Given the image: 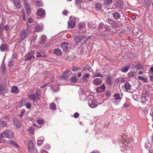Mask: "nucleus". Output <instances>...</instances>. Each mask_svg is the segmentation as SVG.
Listing matches in <instances>:
<instances>
[{"label": "nucleus", "instance_id": "nucleus-1", "mask_svg": "<svg viewBox=\"0 0 153 153\" xmlns=\"http://www.w3.org/2000/svg\"><path fill=\"white\" fill-rule=\"evenodd\" d=\"M88 104L89 107L92 108H96L98 104L97 100H95L93 95H91L88 96Z\"/></svg>", "mask_w": 153, "mask_h": 153}, {"label": "nucleus", "instance_id": "nucleus-27", "mask_svg": "<svg viewBox=\"0 0 153 153\" xmlns=\"http://www.w3.org/2000/svg\"><path fill=\"white\" fill-rule=\"evenodd\" d=\"M26 12L27 13H29L31 12V8L29 4L25 5Z\"/></svg>", "mask_w": 153, "mask_h": 153}, {"label": "nucleus", "instance_id": "nucleus-62", "mask_svg": "<svg viewBox=\"0 0 153 153\" xmlns=\"http://www.w3.org/2000/svg\"><path fill=\"white\" fill-rule=\"evenodd\" d=\"M17 56V53L16 52L14 53L13 55V57L14 58H16Z\"/></svg>", "mask_w": 153, "mask_h": 153}, {"label": "nucleus", "instance_id": "nucleus-41", "mask_svg": "<svg viewBox=\"0 0 153 153\" xmlns=\"http://www.w3.org/2000/svg\"><path fill=\"white\" fill-rule=\"evenodd\" d=\"M144 146L147 149H148L149 148L151 147V144L148 141H147L145 143Z\"/></svg>", "mask_w": 153, "mask_h": 153}, {"label": "nucleus", "instance_id": "nucleus-33", "mask_svg": "<svg viewBox=\"0 0 153 153\" xmlns=\"http://www.w3.org/2000/svg\"><path fill=\"white\" fill-rule=\"evenodd\" d=\"M54 54L58 56H60L61 54V50L58 49H54Z\"/></svg>", "mask_w": 153, "mask_h": 153}, {"label": "nucleus", "instance_id": "nucleus-38", "mask_svg": "<svg viewBox=\"0 0 153 153\" xmlns=\"http://www.w3.org/2000/svg\"><path fill=\"white\" fill-rule=\"evenodd\" d=\"M0 48L1 51H4L7 49V45H1Z\"/></svg>", "mask_w": 153, "mask_h": 153}, {"label": "nucleus", "instance_id": "nucleus-14", "mask_svg": "<svg viewBox=\"0 0 153 153\" xmlns=\"http://www.w3.org/2000/svg\"><path fill=\"white\" fill-rule=\"evenodd\" d=\"M27 147L29 151H31L33 149V144L32 141L29 140L28 141Z\"/></svg>", "mask_w": 153, "mask_h": 153}, {"label": "nucleus", "instance_id": "nucleus-56", "mask_svg": "<svg viewBox=\"0 0 153 153\" xmlns=\"http://www.w3.org/2000/svg\"><path fill=\"white\" fill-rule=\"evenodd\" d=\"M26 107L28 109L30 108L31 107V105L30 103H27L26 105Z\"/></svg>", "mask_w": 153, "mask_h": 153}, {"label": "nucleus", "instance_id": "nucleus-29", "mask_svg": "<svg viewBox=\"0 0 153 153\" xmlns=\"http://www.w3.org/2000/svg\"><path fill=\"white\" fill-rule=\"evenodd\" d=\"M83 0H75L76 6L78 8L81 7L80 4L82 2Z\"/></svg>", "mask_w": 153, "mask_h": 153}, {"label": "nucleus", "instance_id": "nucleus-36", "mask_svg": "<svg viewBox=\"0 0 153 153\" xmlns=\"http://www.w3.org/2000/svg\"><path fill=\"white\" fill-rule=\"evenodd\" d=\"M105 21L108 23L112 25H113L115 23L114 22L112 21L111 19L109 18L106 19L105 20Z\"/></svg>", "mask_w": 153, "mask_h": 153}, {"label": "nucleus", "instance_id": "nucleus-45", "mask_svg": "<svg viewBox=\"0 0 153 153\" xmlns=\"http://www.w3.org/2000/svg\"><path fill=\"white\" fill-rule=\"evenodd\" d=\"M37 123L39 125H42L44 123V121L41 118H39L37 120Z\"/></svg>", "mask_w": 153, "mask_h": 153}, {"label": "nucleus", "instance_id": "nucleus-42", "mask_svg": "<svg viewBox=\"0 0 153 153\" xmlns=\"http://www.w3.org/2000/svg\"><path fill=\"white\" fill-rule=\"evenodd\" d=\"M140 111L141 113L144 115H146L147 114V110L145 109H141Z\"/></svg>", "mask_w": 153, "mask_h": 153}, {"label": "nucleus", "instance_id": "nucleus-48", "mask_svg": "<svg viewBox=\"0 0 153 153\" xmlns=\"http://www.w3.org/2000/svg\"><path fill=\"white\" fill-rule=\"evenodd\" d=\"M25 110L24 109H22L21 113L20 114V116L21 117H22L24 114L25 113Z\"/></svg>", "mask_w": 153, "mask_h": 153}, {"label": "nucleus", "instance_id": "nucleus-58", "mask_svg": "<svg viewBox=\"0 0 153 153\" xmlns=\"http://www.w3.org/2000/svg\"><path fill=\"white\" fill-rule=\"evenodd\" d=\"M106 1L108 4H112V0H104Z\"/></svg>", "mask_w": 153, "mask_h": 153}, {"label": "nucleus", "instance_id": "nucleus-2", "mask_svg": "<svg viewBox=\"0 0 153 153\" xmlns=\"http://www.w3.org/2000/svg\"><path fill=\"white\" fill-rule=\"evenodd\" d=\"M120 146L123 148L121 149L122 151H124L126 150L127 151L126 152L128 153H131L132 150V147L131 146V144L130 143H122L120 145Z\"/></svg>", "mask_w": 153, "mask_h": 153}, {"label": "nucleus", "instance_id": "nucleus-24", "mask_svg": "<svg viewBox=\"0 0 153 153\" xmlns=\"http://www.w3.org/2000/svg\"><path fill=\"white\" fill-rule=\"evenodd\" d=\"M112 15L114 18L117 19H119L121 16L120 14L118 12H114Z\"/></svg>", "mask_w": 153, "mask_h": 153}, {"label": "nucleus", "instance_id": "nucleus-19", "mask_svg": "<svg viewBox=\"0 0 153 153\" xmlns=\"http://www.w3.org/2000/svg\"><path fill=\"white\" fill-rule=\"evenodd\" d=\"M7 143L10 145H13L16 147L19 148V146L17 143L12 140H9L7 142Z\"/></svg>", "mask_w": 153, "mask_h": 153}, {"label": "nucleus", "instance_id": "nucleus-51", "mask_svg": "<svg viewBox=\"0 0 153 153\" xmlns=\"http://www.w3.org/2000/svg\"><path fill=\"white\" fill-rule=\"evenodd\" d=\"M105 87L104 85H102L100 87L97 88V90L99 88H100L102 90H104L105 89Z\"/></svg>", "mask_w": 153, "mask_h": 153}, {"label": "nucleus", "instance_id": "nucleus-53", "mask_svg": "<svg viewBox=\"0 0 153 153\" xmlns=\"http://www.w3.org/2000/svg\"><path fill=\"white\" fill-rule=\"evenodd\" d=\"M41 54L39 52H36V57H41Z\"/></svg>", "mask_w": 153, "mask_h": 153}, {"label": "nucleus", "instance_id": "nucleus-9", "mask_svg": "<svg viewBox=\"0 0 153 153\" xmlns=\"http://www.w3.org/2000/svg\"><path fill=\"white\" fill-rule=\"evenodd\" d=\"M35 57V56L33 55V53L32 52H30L25 55V61L30 60L31 58H34Z\"/></svg>", "mask_w": 153, "mask_h": 153}, {"label": "nucleus", "instance_id": "nucleus-3", "mask_svg": "<svg viewBox=\"0 0 153 153\" xmlns=\"http://www.w3.org/2000/svg\"><path fill=\"white\" fill-rule=\"evenodd\" d=\"M98 30L100 32H104L109 30V27L107 25H104L102 22H100L98 26Z\"/></svg>", "mask_w": 153, "mask_h": 153}, {"label": "nucleus", "instance_id": "nucleus-21", "mask_svg": "<svg viewBox=\"0 0 153 153\" xmlns=\"http://www.w3.org/2000/svg\"><path fill=\"white\" fill-rule=\"evenodd\" d=\"M68 26L69 27L73 28L75 26V23L74 21L70 20L68 22Z\"/></svg>", "mask_w": 153, "mask_h": 153}, {"label": "nucleus", "instance_id": "nucleus-60", "mask_svg": "<svg viewBox=\"0 0 153 153\" xmlns=\"http://www.w3.org/2000/svg\"><path fill=\"white\" fill-rule=\"evenodd\" d=\"M68 78V77L67 76L65 75H63L61 77V78L62 79H66Z\"/></svg>", "mask_w": 153, "mask_h": 153}, {"label": "nucleus", "instance_id": "nucleus-44", "mask_svg": "<svg viewBox=\"0 0 153 153\" xmlns=\"http://www.w3.org/2000/svg\"><path fill=\"white\" fill-rule=\"evenodd\" d=\"M138 78L139 79L144 81L145 82H147V79L146 78L142 76H138Z\"/></svg>", "mask_w": 153, "mask_h": 153}, {"label": "nucleus", "instance_id": "nucleus-16", "mask_svg": "<svg viewBox=\"0 0 153 153\" xmlns=\"http://www.w3.org/2000/svg\"><path fill=\"white\" fill-rule=\"evenodd\" d=\"M7 122L0 119V129H2L4 127L7 126Z\"/></svg>", "mask_w": 153, "mask_h": 153}, {"label": "nucleus", "instance_id": "nucleus-49", "mask_svg": "<svg viewBox=\"0 0 153 153\" xmlns=\"http://www.w3.org/2000/svg\"><path fill=\"white\" fill-rule=\"evenodd\" d=\"M149 74H153V66H152L150 68L149 70Z\"/></svg>", "mask_w": 153, "mask_h": 153}, {"label": "nucleus", "instance_id": "nucleus-54", "mask_svg": "<svg viewBox=\"0 0 153 153\" xmlns=\"http://www.w3.org/2000/svg\"><path fill=\"white\" fill-rule=\"evenodd\" d=\"M79 70V68L76 67H74L73 68L72 71H77Z\"/></svg>", "mask_w": 153, "mask_h": 153}, {"label": "nucleus", "instance_id": "nucleus-6", "mask_svg": "<svg viewBox=\"0 0 153 153\" xmlns=\"http://www.w3.org/2000/svg\"><path fill=\"white\" fill-rule=\"evenodd\" d=\"M84 39V41H87L88 39V38H84L83 36H76L74 37V41L76 42H80Z\"/></svg>", "mask_w": 153, "mask_h": 153}, {"label": "nucleus", "instance_id": "nucleus-4", "mask_svg": "<svg viewBox=\"0 0 153 153\" xmlns=\"http://www.w3.org/2000/svg\"><path fill=\"white\" fill-rule=\"evenodd\" d=\"M149 96L148 93L145 91L143 93L141 98V102L143 104H146L148 100H149Z\"/></svg>", "mask_w": 153, "mask_h": 153}, {"label": "nucleus", "instance_id": "nucleus-11", "mask_svg": "<svg viewBox=\"0 0 153 153\" xmlns=\"http://www.w3.org/2000/svg\"><path fill=\"white\" fill-rule=\"evenodd\" d=\"M27 35L28 34L27 32L25 30H22L21 32L20 37L21 39L23 40L26 38Z\"/></svg>", "mask_w": 153, "mask_h": 153}, {"label": "nucleus", "instance_id": "nucleus-43", "mask_svg": "<svg viewBox=\"0 0 153 153\" xmlns=\"http://www.w3.org/2000/svg\"><path fill=\"white\" fill-rule=\"evenodd\" d=\"M77 81V78L75 77H72L70 79V82L72 83H75Z\"/></svg>", "mask_w": 153, "mask_h": 153}, {"label": "nucleus", "instance_id": "nucleus-30", "mask_svg": "<svg viewBox=\"0 0 153 153\" xmlns=\"http://www.w3.org/2000/svg\"><path fill=\"white\" fill-rule=\"evenodd\" d=\"M29 98L33 101L34 102H37L36 100V97L35 94H31L29 96Z\"/></svg>", "mask_w": 153, "mask_h": 153}, {"label": "nucleus", "instance_id": "nucleus-37", "mask_svg": "<svg viewBox=\"0 0 153 153\" xmlns=\"http://www.w3.org/2000/svg\"><path fill=\"white\" fill-rule=\"evenodd\" d=\"M50 108L52 110H54L56 109V106L55 104L53 102L51 103L50 105Z\"/></svg>", "mask_w": 153, "mask_h": 153}, {"label": "nucleus", "instance_id": "nucleus-12", "mask_svg": "<svg viewBox=\"0 0 153 153\" xmlns=\"http://www.w3.org/2000/svg\"><path fill=\"white\" fill-rule=\"evenodd\" d=\"M44 29L43 24L42 23L39 24L37 25L35 27V29L36 32H40L43 30Z\"/></svg>", "mask_w": 153, "mask_h": 153}, {"label": "nucleus", "instance_id": "nucleus-46", "mask_svg": "<svg viewBox=\"0 0 153 153\" xmlns=\"http://www.w3.org/2000/svg\"><path fill=\"white\" fill-rule=\"evenodd\" d=\"M144 3L145 4L149 6L150 4V0H144Z\"/></svg>", "mask_w": 153, "mask_h": 153}, {"label": "nucleus", "instance_id": "nucleus-52", "mask_svg": "<svg viewBox=\"0 0 153 153\" xmlns=\"http://www.w3.org/2000/svg\"><path fill=\"white\" fill-rule=\"evenodd\" d=\"M119 81L121 83H123L125 82L126 80L124 78H121L119 79Z\"/></svg>", "mask_w": 153, "mask_h": 153}, {"label": "nucleus", "instance_id": "nucleus-7", "mask_svg": "<svg viewBox=\"0 0 153 153\" xmlns=\"http://www.w3.org/2000/svg\"><path fill=\"white\" fill-rule=\"evenodd\" d=\"M4 135L7 138H12L13 136V131L10 130H6L4 132Z\"/></svg>", "mask_w": 153, "mask_h": 153}, {"label": "nucleus", "instance_id": "nucleus-10", "mask_svg": "<svg viewBox=\"0 0 153 153\" xmlns=\"http://www.w3.org/2000/svg\"><path fill=\"white\" fill-rule=\"evenodd\" d=\"M115 6L116 8L118 9H120V10L123 9V4L120 1H117L116 3Z\"/></svg>", "mask_w": 153, "mask_h": 153}, {"label": "nucleus", "instance_id": "nucleus-23", "mask_svg": "<svg viewBox=\"0 0 153 153\" xmlns=\"http://www.w3.org/2000/svg\"><path fill=\"white\" fill-rule=\"evenodd\" d=\"M85 24L84 22L79 24L78 26L79 30L80 31H83V30L85 27Z\"/></svg>", "mask_w": 153, "mask_h": 153}, {"label": "nucleus", "instance_id": "nucleus-8", "mask_svg": "<svg viewBox=\"0 0 153 153\" xmlns=\"http://www.w3.org/2000/svg\"><path fill=\"white\" fill-rule=\"evenodd\" d=\"M13 124L17 128H19L21 126V124L18 119L15 118L13 120Z\"/></svg>", "mask_w": 153, "mask_h": 153}, {"label": "nucleus", "instance_id": "nucleus-57", "mask_svg": "<svg viewBox=\"0 0 153 153\" xmlns=\"http://www.w3.org/2000/svg\"><path fill=\"white\" fill-rule=\"evenodd\" d=\"M110 92L109 91H107L105 93V95L107 97H109L110 95Z\"/></svg>", "mask_w": 153, "mask_h": 153}, {"label": "nucleus", "instance_id": "nucleus-50", "mask_svg": "<svg viewBox=\"0 0 153 153\" xmlns=\"http://www.w3.org/2000/svg\"><path fill=\"white\" fill-rule=\"evenodd\" d=\"M89 77V75L88 74H85L83 77V79H86L88 78Z\"/></svg>", "mask_w": 153, "mask_h": 153}, {"label": "nucleus", "instance_id": "nucleus-39", "mask_svg": "<svg viewBox=\"0 0 153 153\" xmlns=\"http://www.w3.org/2000/svg\"><path fill=\"white\" fill-rule=\"evenodd\" d=\"M136 73L134 72H131L130 73H128V76L130 78L132 77H135L136 76Z\"/></svg>", "mask_w": 153, "mask_h": 153}, {"label": "nucleus", "instance_id": "nucleus-55", "mask_svg": "<svg viewBox=\"0 0 153 153\" xmlns=\"http://www.w3.org/2000/svg\"><path fill=\"white\" fill-rule=\"evenodd\" d=\"M79 116V114L78 112L75 113L74 115V116L75 118H78Z\"/></svg>", "mask_w": 153, "mask_h": 153}, {"label": "nucleus", "instance_id": "nucleus-64", "mask_svg": "<svg viewBox=\"0 0 153 153\" xmlns=\"http://www.w3.org/2000/svg\"><path fill=\"white\" fill-rule=\"evenodd\" d=\"M151 116L153 117V107H152L151 109V112L150 113Z\"/></svg>", "mask_w": 153, "mask_h": 153}, {"label": "nucleus", "instance_id": "nucleus-5", "mask_svg": "<svg viewBox=\"0 0 153 153\" xmlns=\"http://www.w3.org/2000/svg\"><path fill=\"white\" fill-rule=\"evenodd\" d=\"M86 92L83 90L82 88L79 89V91L80 99L82 100H84L86 97L87 94H86Z\"/></svg>", "mask_w": 153, "mask_h": 153}, {"label": "nucleus", "instance_id": "nucleus-31", "mask_svg": "<svg viewBox=\"0 0 153 153\" xmlns=\"http://www.w3.org/2000/svg\"><path fill=\"white\" fill-rule=\"evenodd\" d=\"M130 66L128 65L127 66L125 67L124 68L122 69L121 70V71L122 72L124 73H126L128 71L130 68Z\"/></svg>", "mask_w": 153, "mask_h": 153}, {"label": "nucleus", "instance_id": "nucleus-15", "mask_svg": "<svg viewBox=\"0 0 153 153\" xmlns=\"http://www.w3.org/2000/svg\"><path fill=\"white\" fill-rule=\"evenodd\" d=\"M68 46L69 44L66 42H63L61 45V48L64 51H66L68 50Z\"/></svg>", "mask_w": 153, "mask_h": 153}, {"label": "nucleus", "instance_id": "nucleus-25", "mask_svg": "<svg viewBox=\"0 0 153 153\" xmlns=\"http://www.w3.org/2000/svg\"><path fill=\"white\" fill-rule=\"evenodd\" d=\"M11 92L13 93H18L19 90L17 87L16 86H12L11 88Z\"/></svg>", "mask_w": 153, "mask_h": 153}, {"label": "nucleus", "instance_id": "nucleus-35", "mask_svg": "<svg viewBox=\"0 0 153 153\" xmlns=\"http://www.w3.org/2000/svg\"><path fill=\"white\" fill-rule=\"evenodd\" d=\"M114 97L116 100H120L121 99L120 94L118 93H116L114 95Z\"/></svg>", "mask_w": 153, "mask_h": 153}, {"label": "nucleus", "instance_id": "nucleus-34", "mask_svg": "<svg viewBox=\"0 0 153 153\" xmlns=\"http://www.w3.org/2000/svg\"><path fill=\"white\" fill-rule=\"evenodd\" d=\"M124 86L126 90H129L131 88V85L128 82L126 83L124 85Z\"/></svg>", "mask_w": 153, "mask_h": 153}, {"label": "nucleus", "instance_id": "nucleus-63", "mask_svg": "<svg viewBox=\"0 0 153 153\" xmlns=\"http://www.w3.org/2000/svg\"><path fill=\"white\" fill-rule=\"evenodd\" d=\"M127 29L128 31L131 32L132 30V27L131 26H129L127 27Z\"/></svg>", "mask_w": 153, "mask_h": 153}, {"label": "nucleus", "instance_id": "nucleus-61", "mask_svg": "<svg viewBox=\"0 0 153 153\" xmlns=\"http://www.w3.org/2000/svg\"><path fill=\"white\" fill-rule=\"evenodd\" d=\"M69 12L67 10H64L63 12V13L64 15H67Z\"/></svg>", "mask_w": 153, "mask_h": 153}, {"label": "nucleus", "instance_id": "nucleus-32", "mask_svg": "<svg viewBox=\"0 0 153 153\" xmlns=\"http://www.w3.org/2000/svg\"><path fill=\"white\" fill-rule=\"evenodd\" d=\"M34 3L35 5L37 8L39 7L42 5V2L39 0H36Z\"/></svg>", "mask_w": 153, "mask_h": 153}, {"label": "nucleus", "instance_id": "nucleus-20", "mask_svg": "<svg viewBox=\"0 0 153 153\" xmlns=\"http://www.w3.org/2000/svg\"><path fill=\"white\" fill-rule=\"evenodd\" d=\"M102 4L100 3H97L95 4V10L99 12H101L102 7Z\"/></svg>", "mask_w": 153, "mask_h": 153}, {"label": "nucleus", "instance_id": "nucleus-18", "mask_svg": "<svg viewBox=\"0 0 153 153\" xmlns=\"http://www.w3.org/2000/svg\"><path fill=\"white\" fill-rule=\"evenodd\" d=\"M13 3L15 6L17 8H20L21 7L19 0H13Z\"/></svg>", "mask_w": 153, "mask_h": 153}, {"label": "nucleus", "instance_id": "nucleus-22", "mask_svg": "<svg viewBox=\"0 0 153 153\" xmlns=\"http://www.w3.org/2000/svg\"><path fill=\"white\" fill-rule=\"evenodd\" d=\"M46 38L47 37L45 35H42L40 39V43L44 44L45 43Z\"/></svg>", "mask_w": 153, "mask_h": 153}, {"label": "nucleus", "instance_id": "nucleus-40", "mask_svg": "<svg viewBox=\"0 0 153 153\" xmlns=\"http://www.w3.org/2000/svg\"><path fill=\"white\" fill-rule=\"evenodd\" d=\"M93 75L94 77H100L101 78H102L103 76L102 75H100L99 72L97 71L96 72L94 73L93 74Z\"/></svg>", "mask_w": 153, "mask_h": 153}, {"label": "nucleus", "instance_id": "nucleus-13", "mask_svg": "<svg viewBox=\"0 0 153 153\" xmlns=\"http://www.w3.org/2000/svg\"><path fill=\"white\" fill-rule=\"evenodd\" d=\"M45 14V10L42 8H40L37 11V15L39 16H44Z\"/></svg>", "mask_w": 153, "mask_h": 153}, {"label": "nucleus", "instance_id": "nucleus-26", "mask_svg": "<svg viewBox=\"0 0 153 153\" xmlns=\"http://www.w3.org/2000/svg\"><path fill=\"white\" fill-rule=\"evenodd\" d=\"M44 138L43 137H41L39 138V139L37 140V145L39 146H40L42 144Z\"/></svg>", "mask_w": 153, "mask_h": 153}, {"label": "nucleus", "instance_id": "nucleus-47", "mask_svg": "<svg viewBox=\"0 0 153 153\" xmlns=\"http://www.w3.org/2000/svg\"><path fill=\"white\" fill-rule=\"evenodd\" d=\"M106 82L108 84H110L111 83V79L110 77H107L106 80Z\"/></svg>", "mask_w": 153, "mask_h": 153}, {"label": "nucleus", "instance_id": "nucleus-59", "mask_svg": "<svg viewBox=\"0 0 153 153\" xmlns=\"http://www.w3.org/2000/svg\"><path fill=\"white\" fill-rule=\"evenodd\" d=\"M4 132L0 134V139L2 140V139L4 137Z\"/></svg>", "mask_w": 153, "mask_h": 153}, {"label": "nucleus", "instance_id": "nucleus-17", "mask_svg": "<svg viewBox=\"0 0 153 153\" xmlns=\"http://www.w3.org/2000/svg\"><path fill=\"white\" fill-rule=\"evenodd\" d=\"M93 82L96 85H100L102 83V79L100 78H96L93 80Z\"/></svg>", "mask_w": 153, "mask_h": 153}, {"label": "nucleus", "instance_id": "nucleus-28", "mask_svg": "<svg viewBox=\"0 0 153 153\" xmlns=\"http://www.w3.org/2000/svg\"><path fill=\"white\" fill-rule=\"evenodd\" d=\"M5 66L4 64H2L0 68V72L2 74H4L5 72Z\"/></svg>", "mask_w": 153, "mask_h": 153}]
</instances>
